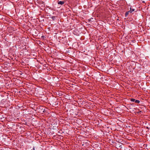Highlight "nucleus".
<instances>
[{"instance_id":"nucleus-15","label":"nucleus","mask_w":150,"mask_h":150,"mask_svg":"<svg viewBox=\"0 0 150 150\" xmlns=\"http://www.w3.org/2000/svg\"><path fill=\"white\" fill-rule=\"evenodd\" d=\"M19 97H20V95H21V96L22 94H20V91H19Z\"/></svg>"},{"instance_id":"nucleus-7","label":"nucleus","mask_w":150,"mask_h":150,"mask_svg":"<svg viewBox=\"0 0 150 150\" xmlns=\"http://www.w3.org/2000/svg\"><path fill=\"white\" fill-rule=\"evenodd\" d=\"M64 1H58V4H61V5H62L64 4Z\"/></svg>"},{"instance_id":"nucleus-4","label":"nucleus","mask_w":150,"mask_h":150,"mask_svg":"<svg viewBox=\"0 0 150 150\" xmlns=\"http://www.w3.org/2000/svg\"><path fill=\"white\" fill-rule=\"evenodd\" d=\"M21 122H20L21 124H23L26 125L27 122L26 120H24V119L21 118Z\"/></svg>"},{"instance_id":"nucleus-8","label":"nucleus","mask_w":150,"mask_h":150,"mask_svg":"<svg viewBox=\"0 0 150 150\" xmlns=\"http://www.w3.org/2000/svg\"><path fill=\"white\" fill-rule=\"evenodd\" d=\"M24 108V107L23 105H21L20 104H19V109H20L21 110H23V111L25 110V109H23V108Z\"/></svg>"},{"instance_id":"nucleus-10","label":"nucleus","mask_w":150,"mask_h":150,"mask_svg":"<svg viewBox=\"0 0 150 150\" xmlns=\"http://www.w3.org/2000/svg\"><path fill=\"white\" fill-rule=\"evenodd\" d=\"M135 102L136 103H140V101L138 100H135Z\"/></svg>"},{"instance_id":"nucleus-9","label":"nucleus","mask_w":150,"mask_h":150,"mask_svg":"<svg viewBox=\"0 0 150 150\" xmlns=\"http://www.w3.org/2000/svg\"><path fill=\"white\" fill-rule=\"evenodd\" d=\"M19 62L21 63V64L22 65H25V63L23 61H22V59L21 60V61L19 60Z\"/></svg>"},{"instance_id":"nucleus-6","label":"nucleus","mask_w":150,"mask_h":150,"mask_svg":"<svg viewBox=\"0 0 150 150\" xmlns=\"http://www.w3.org/2000/svg\"><path fill=\"white\" fill-rule=\"evenodd\" d=\"M43 106H40L39 107V108H38V109H40V110H42V111L43 112H45V109H43Z\"/></svg>"},{"instance_id":"nucleus-12","label":"nucleus","mask_w":150,"mask_h":150,"mask_svg":"<svg viewBox=\"0 0 150 150\" xmlns=\"http://www.w3.org/2000/svg\"><path fill=\"white\" fill-rule=\"evenodd\" d=\"M55 17L54 16H53L51 18L53 20H54V18H55Z\"/></svg>"},{"instance_id":"nucleus-1","label":"nucleus","mask_w":150,"mask_h":150,"mask_svg":"<svg viewBox=\"0 0 150 150\" xmlns=\"http://www.w3.org/2000/svg\"><path fill=\"white\" fill-rule=\"evenodd\" d=\"M23 41H21V42H22V44H23V45L21 44V43H20V45H19V46H20L19 47L21 48V49H22V50H26V43L25 42H22Z\"/></svg>"},{"instance_id":"nucleus-11","label":"nucleus","mask_w":150,"mask_h":150,"mask_svg":"<svg viewBox=\"0 0 150 150\" xmlns=\"http://www.w3.org/2000/svg\"><path fill=\"white\" fill-rule=\"evenodd\" d=\"M135 99L134 98H131L130 99V101L132 102H135Z\"/></svg>"},{"instance_id":"nucleus-2","label":"nucleus","mask_w":150,"mask_h":150,"mask_svg":"<svg viewBox=\"0 0 150 150\" xmlns=\"http://www.w3.org/2000/svg\"><path fill=\"white\" fill-rule=\"evenodd\" d=\"M135 10L134 9L132 8L131 7L130 8V10L126 12L125 14V17H126L129 13H131Z\"/></svg>"},{"instance_id":"nucleus-3","label":"nucleus","mask_w":150,"mask_h":150,"mask_svg":"<svg viewBox=\"0 0 150 150\" xmlns=\"http://www.w3.org/2000/svg\"><path fill=\"white\" fill-rule=\"evenodd\" d=\"M38 3L40 5H41L42 7L45 6L44 3V2L42 1H38Z\"/></svg>"},{"instance_id":"nucleus-14","label":"nucleus","mask_w":150,"mask_h":150,"mask_svg":"<svg viewBox=\"0 0 150 150\" xmlns=\"http://www.w3.org/2000/svg\"><path fill=\"white\" fill-rule=\"evenodd\" d=\"M21 89V91H23V88H19V91Z\"/></svg>"},{"instance_id":"nucleus-5","label":"nucleus","mask_w":150,"mask_h":150,"mask_svg":"<svg viewBox=\"0 0 150 150\" xmlns=\"http://www.w3.org/2000/svg\"><path fill=\"white\" fill-rule=\"evenodd\" d=\"M24 74L21 71H19V75H20V76L19 75V79L20 78H21V79L22 77H23V76H24V75H23Z\"/></svg>"},{"instance_id":"nucleus-17","label":"nucleus","mask_w":150,"mask_h":150,"mask_svg":"<svg viewBox=\"0 0 150 150\" xmlns=\"http://www.w3.org/2000/svg\"><path fill=\"white\" fill-rule=\"evenodd\" d=\"M22 51V50H21V52H21V51Z\"/></svg>"},{"instance_id":"nucleus-13","label":"nucleus","mask_w":150,"mask_h":150,"mask_svg":"<svg viewBox=\"0 0 150 150\" xmlns=\"http://www.w3.org/2000/svg\"><path fill=\"white\" fill-rule=\"evenodd\" d=\"M19 81H20V82H19V84L20 83H23V81L22 80L21 81L19 79Z\"/></svg>"},{"instance_id":"nucleus-18","label":"nucleus","mask_w":150,"mask_h":150,"mask_svg":"<svg viewBox=\"0 0 150 150\" xmlns=\"http://www.w3.org/2000/svg\"><path fill=\"white\" fill-rule=\"evenodd\" d=\"M21 55V54H20V55Z\"/></svg>"},{"instance_id":"nucleus-16","label":"nucleus","mask_w":150,"mask_h":150,"mask_svg":"<svg viewBox=\"0 0 150 150\" xmlns=\"http://www.w3.org/2000/svg\"><path fill=\"white\" fill-rule=\"evenodd\" d=\"M35 149L34 148H33V150H34Z\"/></svg>"}]
</instances>
